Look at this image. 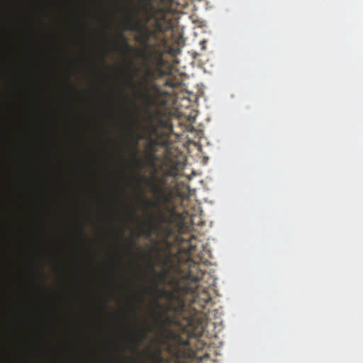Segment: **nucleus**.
<instances>
[{
    "mask_svg": "<svg viewBox=\"0 0 363 363\" xmlns=\"http://www.w3.org/2000/svg\"><path fill=\"white\" fill-rule=\"evenodd\" d=\"M104 306H105V308H106V306H107V301H106L104 302Z\"/></svg>",
    "mask_w": 363,
    "mask_h": 363,
    "instance_id": "nucleus-17",
    "label": "nucleus"
},
{
    "mask_svg": "<svg viewBox=\"0 0 363 363\" xmlns=\"http://www.w3.org/2000/svg\"><path fill=\"white\" fill-rule=\"evenodd\" d=\"M153 359L156 363H162L164 360L160 350L157 352V354H155V355H154Z\"/></svg>",
    "mask_w": 363,
    "mask_h": 363,
    "instance_id": "nucleus-9",
    "label": "nucleus"
},
{
    "mask_svg": "<svg viewBox=\"0 0 363 363\" xmlns=\"http://www.w3.org/2000/svg\"><path fill=\"white\" fill-rule=\"evenodd\" d=\"M118 235H119L121 238H122V237H123V233H118Z\"/></svg>",
    "mask_w": 363,
    "mask_h": 363,
    "instance_id": "nucleus-16",
    "label": "nucleus"
},
{
    "mask_svg": "<svg viewBox=\"0 0 363 363\" xmlns=\"http://www.w3.org/2000/svg\"><path fill=\"white\" fill-rule=\"evenodd\" d=\"M158 145V142L155 139L150 138L147 144V150L149 152V157L152 160L156 159L155 156V147Z\"/></svg>",
    "mask_w": 363,
    "mask_h": 363,
    "instance_id": "nucleus-7",
    "label": "nucleus"
},
{
    "mask_svg": "<svg viewBox=\"0 0 363 363\" xmlns=\"http://www.w3.org/2000/svg\"><path fill=\"white\" fill-rule=\"evenodd\" d=\"M155 305H156V307L158 308H160L162 307V305L160 304V303L158 301H157L155 302Z\"/></svg>",
    "mask_w": 363,
    "mask_h": 363,
    "instance_id": "nucleus-13",
    "label": "nucleus"
},
{
    "mask_svg": "<svg viewBox=\"0 0 363 363\" xmlns=\"http://www.w3.org/2000/svg\"><path fill=\"white\" fill-rule=\"evenodd\" d=\"M141 199L147 211L150 208L156 210V212L154 213H147V220L145 223L146 228L142 231V235L149 238L151 235L152 226L154 224L155 220H157L160 222H163L164 220V214L161 211V205L164 204L167 206L171 202V196L170 194L164 192L154 201L147 199L144 195L141 197Z\"/></svg>",
    "mask_w": 363,
    "mask_h": 363,
    "instance_id": "nucleus-4",
    "label": "nucleus"
},
{
    "mask_svg": "<svg viewBox=\"0 0 363 363\" xmlns=\"http://www.w3.org/2000/svg\"><path fill=\"white\" fill-rule=\"evenodd\" d=\"M135 164L137 166L140 167V169H142L143 167L142 162L139 160H135Z\"/></svg>",
    "mask_w": 363,
    "mask_h": 363,
    "instance_id": "nucleus-11",
    "label": "nucleus"
},
{
    "mask_svg": "<svg viewBox=\"0 0 363 363\" xmlns=\"http://www.w3.org/2000/svg\"><path fill=\"white\" fill-rule=\"evenodd\" d=\"M180 52V50L179 49H177V50L171 49L169 50V52L171 54H176L177 52Z\"/></svg>",
    "mask_w": 363,
    "mask_h": 363,
    "instance_id": "nucleus-12",
    "label": "nucleus"
},
{
    "mask_svg": "<svg viewBox=\"0 0 363 363\" xmlns=\"http://www.w3.org/2000/svg\"><path fill=\"white\" fill-rule=\"evenodd\" d=\"M157 322L164 329L168 339L178 345L188 346L196 357L206 347V343L196 338L201 333V322L185 313L183 301H179L177 307L171 303L165 305Z\"/></svg>",
    "mask_w": 363,
    "mask_h": 363,
    "instance_id": "nucleus-3",
    "label": "nucleus"
},
{
    "mask_svg": "<svg viewBox=\"0 0 363 363\" xmlns=\"http://www.w3.org/2000/svg\"><path fill=\"white\" fill-rule=\"evenodd\" d=\"M135 245V239H133V240H132V241H131V246H132V247H134Z\"/></svg>",
    "mask_w": 363,
    "mask_h": 363,
    "instance_id": "nucleus-14",
    "label": "nucleus"
},
{
    "mask_svg": "<svg viewBox=\"0 0 363 363\" xmlns=\"http://www.w3.org/2000/svg\"><path fill=\"white\" fill-rule=\"evenodd\" d=\"M150 330H151L150 327L147 326V327H146L145 332H146V333H147V332H150Z\"/></svg>",
    "mask_w": 363,
    "mask_h": 363,
    "instance_id": "nucleus-15",
    "label": "nucleus"
},
{
    "mask_svg": "<svg viewBox=\"0 0 363 363\" xmlns=\"http://www.w3.org/2000/svg\"><path fill=\"white\" fill-rule=\"evenodd\" d=\"M154 10L153 0H138L136 6L137 14L141 12L149 20L152 16Z\"/></svg>",
    "mask_w": 363,
    "mask_h": 363,
    "instance_id": "nucleus-5",
    "label": "nucleus"
},
{
    "mask_svg": "<svg viewBox=\"0 0 363 363\" xmlns=\"http://www.w3.org/2000/svg\"><path fill=\"white\" fill-rule=\"evenodd\" d=\"M145 180L150 183V186L155 196V199H157L158 196L164 193V190L162 186L163 182L162 181L157 182L154 178L151 179H145Z\"/></svg>",
    "mask_w": 363,
    "mask_h": 363,
    "instance_id": "nucleus-6",
    "label": "nucleus"
},
{
    "mask_svg": "<svg viewBox=\"0 0 363 363\" xmlns=\"http://www.w3.org/2000/svg\"><path fill=\"white\" fill-rule=\"evenodd\" d=\"M138 140L134 141L133 149L135 153H138L139 150L138 148Z\"/></svg>",
    "mask_w": 363,
    "mask_h": 363,
    "instance_id": "nucleus-10",
    "label": "nucleus"
},
{
    "mask_svg": "<svg viewBox=\"0 0 363 363\" xmlns=\"http://www.w3.org/2000/svg\"><path fill=\"white\" fill-rule=\"evenodd\" d=\"M182 84V82L180 79H174V80H172V79H168L167 82H166V85L168 86H170V87H172V88H176V87H178L181 85Z\"/></svg>",
    "mask_w": 363,
    "mask_h": 363,
    "instance_id": "nucleus-8",
    "label": "nucleus"
},
{
    "mask_svg": "<svg viewBox=\"0 0 363 363\" xmlns=\"http://www.w3.org/2000/svg\"><path fill=\"white\" fill-rule=\"evenodd\" d=\"M128 29L138 33L135 40L143 47L142 50L133 48L127 39L121 35L125 49L128 51H137L138 57L143 60V75L140 77L137 88L145 104L147 107L155 106L157 102L154 95H160L162 90L154 81L162 75L163 55L166 52L167 41L158 35V32L162 30V26L158 22L155 23L153 30L150 29L146 24L141 25L139 23H135ZM131 65L133 72L138 74L140 69L136 68L133 62Z\"/></svg>",
    "mask_w": 363,
    "mask_h": 363,
    "instance_id": "nucleus-1",
    "label": "nucleus"
},
{
    "mask_svg": "<svg viewBox=\"0 0 363 363\" xmlns=\"http://www.w3.org/2000/svg\"><path fill=\"white\" fill-rule=\"evenodd\" d=\"M182 248L186 254V259L184 263L179 264L177 271L182 276V279L177 284L174 291H165V297L169 301H175L177 305L179 306V301H183L184 303L185 313L196 318L195 315L187 311L186 308V301L184 298V296L191 294L192 300L191 305L198 304L201 308H204L207 303L211 302V297L205 287L201 289V286L199 284L202 279L206 277H209V274L206 273L201 269V264H205L207 259V255L208 251L203 248L201 244V247L203 248L201 251L196 253L197 248L199 247L196 243V238L194 235H185L179 238Z\"/></svg>",
    "mask_w": 363,
    "mask_h": 363,
    "instance_id": "nucleus-2",
    "label": "nucleus"
},
{
    "mask_svg": "<svg viewBox=\"0 0 363 363\" xmlns=\"http://www.w3.org/2000/svg\"><path fill=\"white\" fill-rule=\"evenodd\" d=\"M174 363H181V362H174Z\"/></svg>",
    "mask_w": 363,
    "mask_h": 363,
    "instance_id": "nucleus-18",
    "label": "nucleus"
}]
</instances>
